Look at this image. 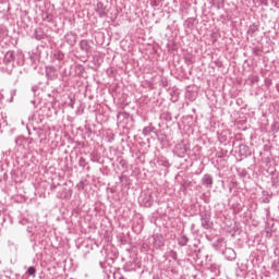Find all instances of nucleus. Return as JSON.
I'll use <instances>...</instances> for the list:
<instances>
[{
  "label": "nucleus",
  "instance_id": "1",
  "mask_svg": "<svg viewBox=\"0 0 279 279\" xmlns=\"http://www.w3.org/2000/svg\"><path fill=\"white\" fill-rule=\"evenodd\" d=\"M201 223H202V228H204L205 230H210L213 226L210 223V215H207V214L201 215Z\"/></svg>",
  "mask_w": 279,
  "mask_h": 279
},
{
  "label": "nucleus",
  "instance_id": "2",
  "mask_svg": "<svg viewBox=\"0 0 279 279\" xmlns=\"http://www.w3.org/2000/svg\"><path fill=\"white\" fill-rule=\"evenodd\" d=\"M202 184L206 189H213V184H214L213 175L204 174L202 178Z\"/></svg>",
  "mask_w": 279,
  "mask_h": 279
},
{
  "label": "nucleus",
  "instance_id": "3",
  "mask_svg": "<svg viewBox=\"0 0 279 279\" xmlns=\"http://www.w3.org/2000/svg\"><path fill=\"white\" fill-rule=\"evenodd\" d=\"M46 75L48 80H58V71L53 66L46 68Z\"/></svg>",
  "mask_w": 279,
  "mask_h": 279
},
{
  "label": "nucleus",
  "instance_id": "4",
  "mask_svg": "<svg viewBox=\"0 0 279 279\" xmlns=\"http://www.w3.org/2000/svg\"><path fill=\"white\" fill-rule=\"evenodd\" d=\"M80 48H81L82 51H84L85 53H90V44L88 43V40L82 39V40L80 41Z\"/></svg>",
  "mask_w": 279,
  "mask_h": 279
},
{
  "label": "nucleus",
  "instance_id": "5",
  "mask_svg": "<svg viewBox=\"0 0 279 279\" xmlns=\"http://www.w3.org/2000/svg\"><path fill=\"white\" fill-rule=\"evenodd\" d=\"M225 254L228 256V260H234V258H236V253L233 248H226Z\"/></svg>",
  "mask_w": 279,
  "mask_h": 279
},
{
  "label": "nucleus",
  "instance_id": "6",
  "mask_svg": "<svg viewBox=\"0 0 279 279\" xmlns=\"http://www.w3.org/2000/svg\"><path fill=\"white\" fill-rule=\"evenodd\" d=\"M66 41L70 44V45H75V43H77V35L73 34V33H70L66 35Z\"/></svg>",
  "mask_w": 279,
  "mask_h": 279
},
{
  "label": "nucleus",
  "instance_id": "7",
  "mask_svg": "<svg viewBox=\"0 0 279 279\" xmlns=\"http://www.w3.org/2000/svg\"><path fill=\"white\" fill-rule=\"evenodd\" d=\"M144 206H146V208H149L150 206L154 205V198H151V195H147L144 201Z\"/></svg>",
  "mask_w": 279,
  "mask_h": 279
},
{
  "label": "nucleus",
  "instance_id": "8",
  "mask_svg": "<svg viewBox=\"0 0 279 279\" xmlns=\"http://www.w3.org/2000/svg\"><path fill=\"white\" fill-rule=\"evenodd\" d=\"M178 243H179V245H181V247H185V245L189 244V238L186 235H181L178 239Z\"/></svg>",
  "mask_w": 279,
  "mask_h": 279
},
{
  "label": "nucleus",
  "instance_id": "9",
  "mask_svg": "<svg viewBox=\"0 0 279 279\" xmlns=\"http://www.w3.org/2000/svg\"><path fill=\"white\" fill-rule=\"evenodd\" d=\"M4 60L8 63L13 62L14 61V52H12V51L7 52L4 56Z\"/></svg>",
  "mask_w": 279,
  "mask_h": 279
},
{
  "label": "nucleus",
  "instance_id": "10",
  "mask_svg": "<svg viewBox=\"0 0 279 279\" xmlns=\"http://www.w3.org/2000/svg\"><path fill=\"white\" fill-rule=\"evenodd\" d=\"M26 274L28 276H32L33 278H36V267H34V266L28 267Z\"/></svg>",
  "mask_w": 279,
  "mask_h": 279
},
{
  "label": "nucleus",
  "instance_id": "11",
  "mask_svg": "<svg viewBox=\"0 0 279 279\" xmlns=\"http://www.w3.org/2000/svg\"><path fill=\"white\" fill-rule=\"evenodd\" d=\"M218 8H221L223 5V3H226V0H218Z\"/></svg>",
  "mask_w": 279,
  "mask_h": 279
},
{
  "label": "nucleus",
  "instance_id": "12",
  "mask_svg": "<svg viewBox=\"0 0 279 279\" xmlns=\"http://www.w3.org/2000/svg\"><path fill=\"white\" fill-rule=\"evenodd\" d=\"M185 62H187V63H193V61L191 60V57H186V58H185Z\"/></svg>",
  "mask_w": 279,
  "mask_h": 279
},
{
  "label": "nucleus",
  "instance_id": "13",
  "mask_svg": "<svg viewBox=\"0 0 279 279\" xmlns=\"http://www.w3.org/2000/svg\"><path fill=\"white\" fill-rule=\"evenodd\" d=\"M144 132H149V128H145V129H144Z\"/></svg>",
  "mask_w": 279,
  "mask_h": 279
},
{
  "label": "nucleus",
  "instance_id": "14",
  "mask_svg": "<svg viewBox=\"0 0 279 279\" xmlns=\"http://www.w3.org/2000/svg\"><path fill=\"white\" fill-rule=\"evenodd\" d=\"M240 147H243V149H245V146H240Z\"/></svg>",
  "mask_w": 279,
  "mask_h": 279
}]
</instances>
